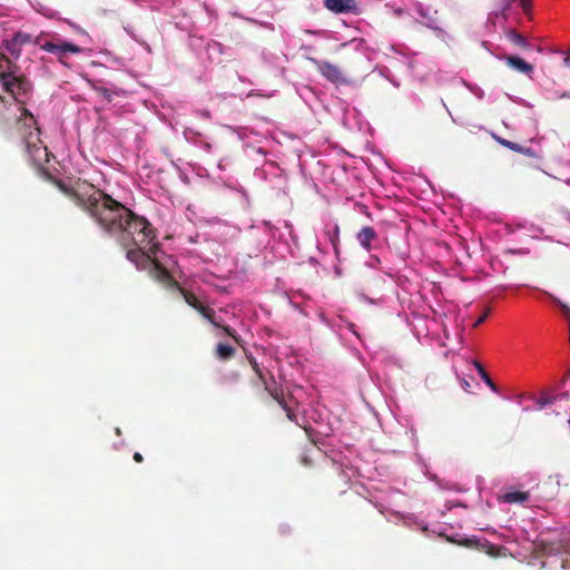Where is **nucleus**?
Masks as SVG:
<instances>
[{"instance_id": "30", "label": "nucleus", "mask_w": 570, "mask_h": 570, "mask_svg": "<svg viewBox=\"0 0 570 570\" xmlns=\"http://www.w3.org/2000/svg\"><path fill=\"white\" fill-rule=\"evenodd\" d=\"M461 385H462V387L464 389V391H466V392L469 391V389H470V383H469L466 380H464V379H463V380L461 381Z\"/></svg>"}, {"instance_id": "3", "label": "nucleus", "mask_w": 570, "mask_h": 570, "mask_svg": "<svg viewBox=\"0 0 570 570\" xmlns=\"http://www.w3.org/2000/svg\"><path fill=\"white\" fill-rule=\"evenodd\" d=\"M35 45L39 46L40 49L45 51L56 55L61 62L66 55L79 53L81 51L79 46L68 42L57 36H52L50 40H47L43 33L36 37Z\"/></svg>"}, {"instance_id": "7", "label": "nucleus", "mask_w": 570, "mask_h": 570, "mask_svg": "<svg viewBox=\"0 0 570 570\" xmlns=\"http://www.w3.org/2000/svg\"><path fill=\"white\" fill-rule=\"evenodd\" d=\"M415 11L422 18V23L428 28L435 31L436 36L446 41L450 39V35L439 27L438 19L435 18L436 11H433L430 7H425L422 3L417 2L414 6Z\"/></svg>"}, {"instance_id": "12", "label": "nucleus", "mask_w": 570, "mask_h": 570, "mask_svg": "<svg viewBox=\"0 0 570 570\" xmlns=\"http://www.w3.org/2000/svg\"><path fill=\"white\" fill-rule=\"evenodd\" d=\"M181 293H183V296H184V299L185 302L191 306L193 308H195L197 312H199V314L203 316V317H208L207 314H210L209 312V306H206L204 305L198 298L197 296L191 293V292H188V291H185V289H181Z\"/></svg>"}, {"instance_id": "1", "label": "nucleus", "mask_w": 570, "mask_h": 570, "mask_svg": "<svg viewBox=\"0 0 570 570\" xmlns=\"http://www.w3.org/2000/svg\"><path fill=\"white\" fill-rule=\"evenodd\" d=\"M58 188L86 212L104 230L118 238L124 248L148 246L156 239V229L142 216L91 184L68 186L61 180Z\"/></svg>"}, {"instance_id": "2", "label": "nucleus", "mask_w": 570, "mask_h": 570, "mask_svg": "<svg viewBox=\"0 0 570 570\" xmlns=\"http://www.w3.org/2000/svg\"><path fill=\"white\" fill-rule=\"evenodd\" d=\"M159 248V244L154 242L148 246H135L134 248H126V257L132 262L138 268H145L149 264H154L156 268L165 275H168L167 271L153 257Z\"/></svg>"}, {"instance_id": "31", "label": "nucleus", "mask_w": 570, "mask_h": 570, "mask_svg": "<svg viewBox=\"0 0 570 570\" xmlns=\"http://www.w3.org/2000/svg\"><path fill=\"white\" fill-rule=\"evenodd\" d=\"M485 316H481L479 317V320L474 323V326H478L479 324H481L483 321H484Z\"/></svg>"}, {"instance_id": "19", "label": "nucleus", "mask_w": 570, "mask_h": 570, "mask_svg": "<svg viewBox=\"0 0 570 570\" xmlns=\"http://www.w3.org/2000/svg\"><path fill=\"white\" fill-rule=\"evenodd\" d=\"M474 366L476 367L482 381L491 389L492 392L498 393V387L493 383V381L490 379V376L487 374V372L483 370L481 364L479 362H474Z\"/></svg>"}, {"instance_id": "32", "label": "nucleus", "mask_w": 570, "mask_h": 570, "mask_svg": "<svg viewBox=\"0 0 570 570\" xmlns=\"http://www.w3.org/2000/svg\"><path fill=\"white\" fill-rule=\"evenodd\" d=\"M360 297H361L362 299H364V301H367V302H370V303H373V301H372V299H368V298H367L365 295H363V294H362V295H360Z\"/></svg>"}, {"instance_id": "21", "label": "nucleus", "mask_w": 570, "mask_h": 570, "mask_svg": "<svg viewBox=\"0 0 570 570\" xmlns=\"http://www.w3.org/2000/svg\"><path fill=\"white\" fill-rule=\"evenodd\" d=\"M94 90L101 96L106 101L110 102L114 99L115 91L99 86H92Z\"/></svg>"}, {"instance_id": "18", "label": "nucleus", "mask_w": 570, "mask_h": 570, "mask_svg": "<svg viewBox=\"0 0 570 570\" xmlns=\"http://www.w3.org/2000/svg\"><path fill=\"white\" fill-rule=\"evenodd\" d=\"M35 39H36V37L33 38L29 33L19 31V32H16L13 35L12 45L21 47V46H24V45H28V43H35Z\"/></svg>"}, {"instance_id": "15", "label": "nucleus", "mask_w": 570, "mask_h": 570, "mask_svg": "<svg viewBox=\"0 0 570 570\" xmlns=\"http://www.w3.org/2000/svg\"><path fill=\"white\" fill-rule=\"evenodd\" d=\"M325 236L331 243L333 249L337 252L338 239H340V227L336 223H328L325 226Z\"/></svg>"}, {"instance_id": "5", "label": "nucleus", "mask_w": 570, "mask_h": 570, "mask_svg": "<svg viewBox=\"0 0 570 570\" xmlns=\"http://www.w3.org/2000/svg\"><path fill=\"white\" fill-rule=\"evenodd\" d=\"M263 228L271 237L267 245L271 246L273 252L275 250L277 239L279 243H287L288 238H295L293 226L286 220L281 222L279 226H273L269 223H264Z\"/></svg>"}, {"instance_id": "35", "label": "nucleus", "mask_w": 570, "mask_h": 570, "mask_svg": "<svg viewBox=\"0 0 570 570\" xmlns=\"http://www.w3.org/2000/svg\"><path fill=\"white\" fill-rule=\"evenodd\" d=\"M115 431H116V434H117V435H120V434H121V431H120V429H119V428H116V430H115Z\"/></svg>"}, {"instance_id": "13", "label": "nucleus", "mask_w": 570, "mask_h": 570, "mask_svg": "<svg viewBox=\"0 0 570 570\" xmlns=\"http://www.w3.org/2000/svg\"><path fill=\"white\" fill-rule=\"evenodd\" d=\"M504 60L509 67H511L514 70H518L519 72H522L528 76H530L533 72L532 65L528 63L520 57L507 56L504 57Z\"/></svg>"}, {"instance_id": "6", "label": "nucleus", "mask_w": 570, "mask_h": 570, "mask_svg": "<svg viewBox=\"0 0 570 570\" xmlns=\"http://www.w3.org/2000/svg\"><path fill=\"white\" fill-rule=\"evenodd\" d=\"M252 370L255 371L257 374L259 381L264 384L265 390L283 406V409L287 412L288 419L293 420L294 413L293 409L287 405V403L284 400L283 393L279 391L276 382L273 377L267 379L261 368L258 367L256 362L252 361Z\"/></svg>"}, {"instance_id": "28", "label": "nucleus", "mask_w": 570, "mask_h": 570, "mask_svg": "<svg viewBox=\"0 0 570 570\" xmlns=\"http://www.w3.org/2000/svg\"><path fill=\"white\" fill-rule=\"evenodd\" d=\"M549 403H550V401L547 399H543V397L539 399L537 402V404L539 405L540 409L544 407Z\"/></svg>"}, {"instance_id": "27", "label": "nucleus", "mask_w": 570, "mask_h": 570, "mask_svg": "<svg viewBox=\"0 0 570 570\" xmlns=\"http://www.w3.org/2000/svg\"><path fill=\"white\" fill-rule=\"evenodd\" d=\"M306 32L309 35L320 36V37H325V35H326V31H322V30H306Z\"/></svg>"}, {"instance_id": "24", "label": "nucleus", "mask_w": 570, "mask_h": 570, "mask_svg": "<svg viewBox=\"0 0 570 570\" xmlns=\"http://www.w3.org/2000/svg\"><path fill=\"white\" fill-rule=\"evenodd\" d=\"M347 45H354L355 50H361V48L364 45V40L363 39H353L350 42L342 43L341 47H346Z\"/></svg>"}, {"instance_id": "9", "label": "nucleus", "mask_w": 570, "mask_h": 570, "mask_svg": "<svg viewBox=\"0 0 570 570\" xmlns=\"http://www.w3.org/2000/svg\"><path fill=\"white\" fill-rule=\"evenodd\" d=\"M18 67L3 53H0V85L2 81H7L18 73ZM4 99L0 95V102H3Z\"/></svg>"}, {"instance_id": "33", "label": "nucleus", "mask_w": 570, "mask_h": 570, "mask_svg": "<svg viewBox=\"0 0 570 570\" xmlns=\"http://www.w3.org/2000/svg\"><path fill=\"white\" fill-rule=\"evenodd\" d=\"M561 97H562V98H570V91H569V92H564V94H562V96H561Z\"/></svg>"}, {"instance_id": "10", "label": "nucleus", "mask_w": 570, "mask_h": 570, "mask_svg": "<svg viewBox=\"0 0 570 570\" xmlns=\"http://www.w3.org/2000/svg\"><path fill=\"white\" fill-rule=\"evenodd\" d=\"M316 66L321 75L331 82L342 81V72L335 65L328 61H316Z\"/></svg>"}, {"instance_id": "36", "label": "nucleus", "mask_w": 570, "mask_h": 570, "mask_svg": "<svg viewBox=\"0 0 570 570\" xmlns=\"http://www.w3.org/2000/svg\"><path fill=\"white\" fill-rule=\"evenodd\" d=\"M373 259H374L376 263H380L379 257H373Z\"/></svg>"}, {"instance_id": "11", "label": "nucleus", "mask_w": 570, "mask_h": 570, "mask_svg": "<svg viewBox=\"0 0 570 570\" xmlns=\"http://www.w3.org/2000/svg\"><path fill=\"white\" fill-rule=\"evenodd\" d=\"M377 238L375 229L371 226H364L356 235V239L361 247L366 252L372 249V242Z\"/></svg>"}, {"instance_id": "8", "label": "nucleus", "mask_w": 570, "mask_h": 570, "mask_svg": "<svg viewBox=\"0 0 570 570\" xmlns=\"http://www.w3.org/2000/svg\"><path fill=\"white\" fill-rule=\"evenodd\" d=\"M324 6L334 13L357 14L360 12L355 0H325Z\"/></svg>"}, {"instance_id": "25", "label": "nucleus", "mask_w": 570, "mask_h": 570, "mask_svg": "<svg viewBox=\"0 0 570 570\" xmlns=\"http://www.w3.org/2000/svg\"><path fill=\"white\" fill-rule=\"evenodd\" d=\"M500 142L503 146H507V147H509L512 150H520V147L515 142H512V141H509V140H505V139H501Z\"/></svg>"}, {"instance_id": "17", "label": "nucleus", "mask_w": 570, "mask_h": 570, "mask_svg": "<svg viewBox=\"0 0 570 570\" xmlns=\"http://www.w3.org/2000/svg\"><path fill=\"white\" fill-rule=\"evenodd\" d=\"M215 354L217 358L226 361L234 356L235 348L228 344L218 343L216 346Z\"/></svg>"}, {"instance_id": "26", "label": "nucleus", "mask_w": 570, "mask_h": 570, "mask_svg": "<svg viewBox=\"0 0 570 570\" xmlns=\"http://www.w3.org/2000/svg\"><path fill=\"white\" fill-rule=\"evenodd\" d=\"M520 7L524 12H528L530 9V0H519Z\"/></svg>"}, {"instance_id": "23", "label": "nucleus", "mask_w": 570, "mask_h": 570, "mask_svg": "<svg viewBox=\"0 0 570 570\" xmlns=\"http://www.w3.org/2000/svg\"><path fill=\"white\" fill-rule=\"evenodd\" d=\"M466 88L473 94L476 98L482 99L484 97V91L478 85L465 83Z\"/></svg>"}, {"instance_id": "16", "label": "nucleus", "mask_w": 570, "mask_h": 570, "mask_svg": "<svg viewBox=\"0 0 570 570\" xmlns=\"http://www.w3.org/2000/svg\"><path fill=\"white\" fill-rule=\"evenodd\" d=\"M209 312H210V314H207L208 317H204V318L209 321L215 327L223 328L229 336H232L235 340H237L236 336L234 335V333L232 332V330L228 326H225L223 324L222 317L217 316L216 312L213 308H210V307H209Z\"/></svg>"}, {"instance_id": "20", "label": "nucleus", "mask_w": 570, "mask_h": 570, "mask_svg": "<svg viewBox=\"0 0 570 570\" xmlns=\"http://www.w3.org/2000/svg\"><path fill=\"white\" fill-rule=\"evenodd\" d=\"M507 37L509 40H511L513 43H515L520 47H528V41L525 40V38H523L521 35H519L514 30H509L507 32Z\"/></svg>"}, {"instance_id": "22", "label": "nucleus", "mask_w": 570, "mask_h": 570, "mask_svg": "<svg viewBox=\"0 0 570 570\" xmlns=\"http://www.w3.org/2000/svg\"><path fill=\"white\" fill-rule=\"evenodd\" d=\"M22 120L26 121V125L28 127L36 125V119H35L33 115L27 108H22V114H21V117L19 118V121H22Z\"/></svg>"}, {"instance_id": "34", "label": "nucleus", "mask_w": 570, "mask_h": 570, "mask_svg": "<svg viewBox=\"0 0 570 570\" xmlns=\"http://www.w3.org/2000/svg\"><path fill=\"white\" fill-rule=\"evenodd\" d=\"M253 228H254V226H252V229H253ZM255 229H256V235H257L259 232H262V228H261V227H255Z\"/></svg>"}, {"instance_id": "14", "label": "nucleus", "mask_w": 570, "mask_h": 570, "mask_svg": "<svg viewBox=\"0 0 570 570\" xmlns=\"http://www.w3.org/2000/svg\"><path fill=\"white\" fill-rule=\"evenodd\" d=\"M529 492L520 490H510L502 495V501L505 503H523L528 501Z\"/></svg>"}, {"instance_id": "4", "label": "nucleus", "mask_w": 570, "mask_h": 570, "mask_svg": "<svg viewBox=\"0 0 570 570\" xmlns=\"http://www.w3.org/2000/svg\"><path fill=\"white\" fill-rule=\"evenodd\" d=\"M2 90L8 92L18 104L24 105L26 99L32 91V83L21 73L2 81Z\"/></svg>"}, {"instance_id": "29", "label": "nucleus", "mask_w": 570, "mask_h": 570, "mask_svg": "<svg viewBox=\"0 0 570 570\" xmlns=\"http://www.w3.org/2000/svg\"><path fill=\"white\" fill-rule=\"evenodd\" d=\"M134 460L137 462V463H141L144 461V458L142 455L139 453V452H136L134 454Z\"/></svg>"}]
</instances>
